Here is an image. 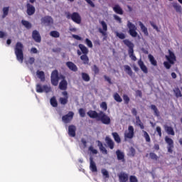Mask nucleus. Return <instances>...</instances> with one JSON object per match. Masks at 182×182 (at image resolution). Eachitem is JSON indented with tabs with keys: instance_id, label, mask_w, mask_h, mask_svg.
Masks as SVG:
<instances>
[{
	"instance_id": "nucleus-27",
	"label": "nucleus",
	"mask_w": 182,
	"mask_h": 182,
	"mask_svg": "<svg viewBox=\"0 0 182 182\" xmlns=\"http://www.w3.org/2000/svg\"><path fill=\"white\" fill-rule=\"evenodd\" d=\"M164 129L166 133H168V134H171V136H174V130L171 127L165 126Z\"/></svg>"
},
{
	"instance_id": "nucleus-1",
	"label": "nucleus",
	"mask_w": 182,
	"mask_h": 182,
	"mask_svg": "<svg viewBox=\"0 0 182 182\" xmlns=\"http://www.w3.org/2000/svg\"><path fill=\"white\" fill-rule=\"evenodd\" d=\"M59 79H63V80L60 82L59 87L61 90H66L68 87V82L65 80L63 76H58V70L53 71L51 74V83L53 86H58V83H59Z\"/></svg>"
},
{
	"instance_id": "nucleus-8",
	"label": "nucleus",
	"mask_w": 182,
	"mask_h": 182,
	"mask_svg": "<svg viewBox=\"0 0 182 182\" xmlns=\"http://www.w3.org/2000/svg\"><path fill=\"white\" fill-rule=\"evenodd\" d=\"M100 23L102 28H100L98 31L100 33H102V35H103V36H106V32H107V24L103 21H100Z\"/></svg>"
},
{
	"instance_id": "nucleus-48",
	"label": "nucleus",
	"mask_w": 182,
	"mask_h": 182,
	"mask_svg": "<svg viewBox=\"0 0 182 182\" xmlns=\"http://www.w3.org/2000/svg\"><path fill=\"white\" fill-rule=\"evenodd\" d=\"M100 107L101 109H102V110H105L106 112V110H107V104L106 103V102H102L100 104Z\"/></svg>"
},
{
	"instance_id": "nucleus-51",
	"label": "nucleus",
	"mask_w": 182,
	"mask_h": 182,
	"mask_svg": "<svg viewBox=\"0 0 182 182\" xmlns=\"http://www.w3.org/2000/svg\"><path fill=\"white\" fill-rule=\"evenodd\" d=\"M129 181L130 182H139V180H137V177L135 176H131L129 177Z\"/></svg>"
},
{
	"instance_id": "nucleus-44",
	"label": "nucleus",
	"mask_w": 182,
	"mask_h": 182,
	"mask_svg": "<svg viewBox=\"0 0 182 182\" xmlns=\"http://www.w3.org/2000/svg\"><path fill=\"white\" fill-rule=\"evenodd\" d=\"M26 65H33L35 63V58L30 57L28 60L26 61Z\"/></svg>"
},
{
	"instance_id": "nucleus-25",
	"label": "nucleus",
	"mask_w": 182,
	"mask_h": 182,
	"mask_svg": "<svg viewBox=\"0 0 182 182\" xmlns=\"http://www.w3.org/2000/svg\"><path fill=\"white\" fill-rule=\"evenodd\" d=\"M36 75L38 79H41V82L45 80V73L43 71L38 70Z\"/></svg>"
},
{
	"instance_id": "nucleus-61",
	"label": "nucleus",
	"mask_w": 182,
	"mask_h": 182,
	"mask_svg": "<svg viewBox=\"0 0 182 182\" xmlns=\"http://www.w3.org/2000/svg\"><path fill=\"white\" fill-rule=\"evenodd\" d=\"M31 53H38V49L36 48H32L30 50Z\"/></svg>"
},
{
	"instance_id": "nucleus-58",
	"label": "nucleus",
	"mask_w": 182,
	"mask_h": 182,
	"mask_svg": "<svg viewBox=\"0 0 182 182\" xmlns=\"http://www.w3.org/2000/svg\"><path fill=\"white\" fill-rule=\"evenodd\" d=\"M85 1L89 4V5H90V6H92V8H95V4H93V1L95 0H85Z\"/></svg>"
},
{
	"instance_id": "nucleus-45",
	"label": "nucleus",
	"mask_w": 182,
	"mask_h": 182,
	"mask_svg": "<svg viewBox=\"0 0 182 182\" xmlns=\"http://www.w3.org/2000/svg\"><path fill=\"white\" fill-rule=\"evenodd\" d=\"M115 34L118 38H119V39H124V38H126V35H124L123 33H119L116 31Z\"/></svg>"
},
{
	"instance_id": "nucleus-43",
	"label": "nucleus",
	"mask_w": 182,
	"mask_h": 182,
	"mask_svg": "<svg viewBox=\"0 0 182 182\" xmlns=\"http://www.w3.org/2000/svg\"><path fill=\"white\" fill-rule=\"evenodd\" d=\"M22 23H23V26H25L26 28H27V29L31 28V26H32V25H31V23H29V22L27 21L23 20V21H22Z\"/></svg>"
},
{
	"instance_id": "nucleus-37",
	"label": "nucleus",
	"mask_w": 182,
	"mask_h": 182,
	"mask_svg": "<svg viewBox=\"0 0 182 182\" xmlns=\"http://www.w3.org/2000/svg\"><path fill=\"white\" fill-rule=\"evenodd\" d=\"M142 132L144 133V137L146 141H147L148 143H150V141H151L150 136L149 135L147 132L143 130Z\"/></svg>"
},
{
	"instance_id": "nucleus-16",
	"label": "nucleus",
	"mask_w": 182,
	"mask_h": 182,
	"mask_svg": "<svg viewBox=\"0 0 182 182\" xmlns=\"http://www.w3.org/2000/svg\"><path fill=\"white\" fill-rule=\"evenodd\" d=\"M32 36L34 41H36L38 43L41 42V35L39 34V32H38V31H33Z\"/></svg>"
},
{
	"instance_id": "nucleus-14",
	"label": "nucleus",
	"mask_w": 182,
	"mask_h": 182,
	"mask_svg": "<svg viewBox=\"0 0 182 182\" xmlns=\"http://www.w3.org/2000/svg\"><path fill=\"white\" fill-rule=\"evenodd\" d=\"M120 182H127L129 180V175L126 173H121L119 175Z\"/></svg>"
},
{
	"instance_id": "nucleus-4",
	"label": "nucleus",
	"mask_w": 182,
	"mask_h": 182,
	"mask_svg": "<svg viewBox=\"0 0 182 182\" xmlns=\"http://www.w3.org/2000/svg\"><path fill=\"white\" fill-rule=\"evenodd\" d=\"M127 27L129 29V33L132 36V38H137L139 33H137V27L135 26L134 24H133L132 22L129 21L127 22Z\"/></svg>"
},
{
	"instance_id": "nucleus-5",
	"label": "nucleus",
	"mask_w": 182,
	"mask_h": 182,
	"mask_svg": "<svg viewBox=\"0 0 182 182\" xmlns=\"http://www.w3.org/2000/svg\"><path fill=\"white\" fill-rule=\"evenodd\" d=\"M98 120H100L104 124H110V117L102 111L99 113Z\"/></svg>"
},
{
	"instance_id": "nucleus-64",
	"label": "nucleus",
	"mask_w": 182,
	"mask_h": 182,
	"mask_svg": "<svg viewBox=\"0 0 182 182\" xmlns=\"http://www.w3.org/2000/svg\"><path fill=\"white\" fill-rule=\"evenodd\" d=\"M136 96H139V97H141V91L137 90L136 92Z\"/></svg>"
},
{
	"instance_id": "nucleus-62",
	"label": "nucleus",
	"mask_w": 182,
	"mask_h": 182,
	"mask_svg": "<svg viewBox=\"0 0 182 182\" xmlns=\"http://www.w3.org/2000/svg\"><path fill=\"white\" fill-rule=\"evenodd\" d=\"M173 147H174V145L168 146V153H173Z\"/></svg>"
},
{
	"instance_id": "nucleus-19",
	"label": "nucleus",
	"mask_w": 182,
	"mask_h": 182,
	"mask_svg": "<svg viewBox=\"0 0 182 182\" xmlns=\"http://www.w3.org/2000/svg\"><path fill=\"white\" fill-rule=\"evenodd\" d=\"M66 65L70 70H73V72H76V70H77V67L76 66V65H75V63L72 62H68Z\"/></svg>"
},
{
	"instance_id": "nucleus-26",
	"label": "nucleus",
	"mask_w": 182,
	"mask_h": 182,
	"mask_svg": "<svg viewBox=\"0 0 182 182\" xmlns=\"http://www.w3.org/2000/svg\"><path fill=\"white\" fill-rule=\"evenodd\" d=\"M148 58L149 59V62H151V64L153 65V66H157V60H156L154 56L151 55V54H149Z\"/></svg>"
},
{
	"instance_id": "nucleus-32",
	"label": "nucleus",
	"mask_w": 182,
	"mask_h": 182,
	"mask_svg": "<svg viewBox=\"0 0 182 182\" xmlns=\"http://www.w3.org/2000/svg\"><path fill=\"white\" fill-rule=\"evenodd\" d=\"M113 97L116 102H118L119 103H122L123 100L122 99V97L117 93H114L113 95Z\"/></svg>"
},
{
	"instance_id": "nucleus-34",
	"label": "nucleus",
	"mask_w": 182,
	"mask_h": 182,
	"mask_svg": "<svg viewBox=\"0 0 182 182\" xmlns=\"http://www.w3.org/2000/svg\"><path fill=\"white\" fill-rule=\"evenodd\" d=\"M88 151L90 152V154H97L98 153L97 149H95L93 146H89Z\"/></svg>"
},
{
	"instance_id": "nucleus-30",
	"label": "nucleus",
	"mask_w": 182,
	"mask_h": 182,
	"mask_svg": "<svg viewBox=\"0 0 182 182\" xmlns=\"http://www.w3.org/2000/svg\"><path fill=\"white\" fill-rule=\"evenodd\" d=\"M79 48L82 53H84V55H87V53H89V50L87 49V48H86V46H83V44H80Z\"/></svg>"
},
{
	"instance_id": "nucleus-28",
	"label": "nucleus",
	"mask_w": 182,
	"mask_h": 182,
	"mask_svg": "<svg viewBox=\"0 0 182 182\" xmlns=\"http://www.w3.org/2000/svg\"><path fill=\"white\" fill-rule=\"evenodd\" d=\"M128 53L132 60H134V62L137 60V58H136V55H134V51L133 50V49L129 50Z\"/></svg>"
},
{
	"instance_id": "nucleus-2",
	"label": "nucleus",
	"mask_w": 182,
	"mask_h": 182,
	"mask_svg": "<svg viewBox=\"0 0 182 182\" xmlns=\"http://www.w3.org/2000/svg\"><path fill=\"white\" fill-rule=\"evenodd\" d=\"M15 55L20 63H23V44L18 42L15 47Z\"/></svg>"
},
{
	"instance_id": "nucleus-17",
	"label": "nucleus",
	"mask_w": 182,
	"mask_h": 182,
	"mask_svg": "<svg viewBox=\"0 0 182 182\" xmlns=\"http://www.w3.org/2000/svg\"><path fill=\"white\" fill-rule=\"evenodd\" d=\"M42 23H47V25H49L53 22V20L50 16H46L41 19Z\"/></svg>"
},
{
	"instance_id": "nucleus-36",
	"label": "nucleus",
	"mask_w": 182,
	"mask_h": 182,
	"mask_svg": "<svg viewBox=\"0 0 182 182\" xmlns=\"http://www.w3.org/2000/svg\"><path fill=\"white\" fill-rule=\"evenodd\" d=\"M112 136L117 143H120L121 139L120 136H119V134H117V132H113Z\"/></svg>"
},
{
	"instance_id": "nucleus-41",
	"label": "nucleus",
	"mask_w": 182,
	"mask_h": 182,
	"mask_svg": "<svg viewBox=\"0 0 182 182\" xmlns=\"http://www.w3.org/2000/svg\"><path fill=\"white\" fill-rule=\"evenodd\" d=\"M165 141L167 143L168 146H174L173 139H171V138H168V136H166Z\"/></svg>"
},
{
	"instance_id": "nucleus-46",
	"label": "nucleus",
	"mask_w": 182,
	"mask_h": 182,
	"mask_svg": "<svg viewBox=\"0 0 182 182\" xmlns=\"http://www.w3.org/2000/svg\"><path fill=\"white\" fill-rule=\"evenodd\" d=\"M82 76L83 80H85V82H89L90 80V77H89V75L86 73H82Z\"/></svg>"
},
{
	"instance_id": "nucleus-50",
	"label": "nucleus",
	"mask_w": 182,
	"mask_h": 182,
	"mask_svg": "<svg viewBox=\"0 0 182 182\" xmlns=\"http://www.w3.org/2000/svg\"><path fill=\"white\" fill-rule=\"evenodd\" d=\"M85 43L88 48H93V43H92V41L89 40L88 38L85 39Z\"/></svg>"
},
{
	"instance_id": "nucleus-9",
	"label": "nucleus",
	"mask_w": 182,
	"mask_h": 182,
	"mask_svg": "<svg viewBox=\"0 0 182 182\" xmlns=\"http://www.w3.org/2000/svg\"><path fill=\"white\" fill-rule=\"evenodd\" d=\"M90 169L93 173H96L97 171V167L96 166V163L93 161V157L90 156Z\"/></svg>"
},
{
	"instance_id": "nucleus-20",
	"label": "nucleus",
	"mask_w": 182,
	"mask_h": 182,
	"mask_svg": "<svg viewBox=\"0 0 182 182\" xmlns=\"http://www.w3.org/2000/svg\"><path fill=\"white\" fill-rule=\"evenodd\" d=\"M88 116H90V117L92 118V119H99V114L97 112H96V111H89L87 112Z\"/></svg>"
},
{
	"instance_id": "nucleus-12",
	"label": "nucleus",
	"mask_w": 182,
	"mask_h": 182,
	"mask_svg": "<svg viewBox=\"0 0 182 182\" xmlns=\"http://www.w3.org/2000/svg\"><path fill=\"white\" fill-rule=\"evenodd\" d=\"M68 134L71 137L76 136V127L71 125L68 127Z\"/></svg>"
},
{
	"instance_id": "nucleus-49",
	"label": "nucleus",
	"mask_w": 182,
	"mask_h": 182,
	"mask_svg": "<svg viewBox=\"0 0 182 182\" xmlns=\"http://www.w3.org/2000/svg\"><path fill=\"white\" fill-rule=\"evenodd\" d=\"M8 12H9V7H4L3 9V18H5L8 15Z\"/></svg>"
},
{
	"instance_id": "nucleus-35",
	"label": "nucleus",
	"mask_w": 182,
	"mask_h": 182,
	"mask_svg": "<svg viewBox=\"0 0 182 182\" xmlns=\"http://www.w3.org/2000/svg\"><path fill=\"white\" fill-rule=\"evenodd\" d=\"M117 156L118 160H124V154L123 152L120 151L119 150L117 151Z\"/></svg>"
},
{
	"instance_id": "nucleus-53",
	"label": "nucleus",
	"mask_w": 182,
	"mask_h": 182,
	"mask_svg": "<svg viewBox=\"0 0 182 182\" xmlns=\"http://www.w3.org/2000/svg\"><path fill=\"white\" fill-rule=\"evenodd\" d=\"M79 114L81 116V117H85L86 114V112L85 111V109L81 108L79 109Z\"/></svg>"
},
{
	"instance_id": "nucleus-55",
	"label": "nucleus",
	"mask_w": 182,
	"mask_h": 182,
	"mask_svg": "<svg viewBox=\"0 0 182 182\" xmlns=\"http://www.w3.org/2000/svg\"><path fill=\"white\" fill-rule=\"evenodd\" d=\"M123 100L127 105L129 103V102H130V98H129V97L126 95L123 96Z\"/></svg>"
},
{
	"instance_id": "nucleus-6",
	"label": "nucleus",
	"mask_w": 182,
	"mask_h": 182,
	"mask_svg": "<svg viewBox=\"0 0 182 182\" xmlns=\"http://www.w3.org/2000/svg\"><path fill=\"white\" fill-rule=\"evenodd\" d=\"M134 136V128L133 126H129L128 127V130H126L124 132V139L127 140V139H133Z\"/></svg>"
},
{
	"instance_id": "nucleus-3",
	"label": "nucleus",
	"mask_w": 182,
	"mask_h": 182,
	"mask_svg": "<svg viewBox=\"0 0 182 182\" xmlns=\"http://www.w3.org/2000/svg\"><path fill=\"white\" fill-rule=\"evenodd\" d=\"M168 55H166V58L168 60L164 63V65L166 69H170L171 68V65H174V61L176 60V55L174 53L171 52V50H168Z\"/></svg>"
},
{
	"instance_id": "nucleus-29",
	"label": "nucleus",
	"mask_w": 182,
	"mask_h": 182,
	"mask_svg": "<svg viewBox=\"0 0 182 182\" xmlns=\"http://www.w3.org/2000/svg\"><path fill=\"white\" fill-rule=\"evenodd\" d=\"M124 68L127 75H129V76H133V71L132 70V68H130V66L124 65Z\"/></svg>"
},
{
	"instance_id": "nucleus-38",
	"label": "nucleus",
	"mask_w": 182,
	"mask_h": 182,
	"mask_svg": "<svg viewBox=\"0 0 182 182\" xmlns=\"http://www.w3.org/2000/svg\"><path fill=\"white\" fill-rule=\"evenodd\" d=\"M101 173H102L104 178H109V171H107V170H106L105 168L102 169Z\"/></svg>"
},
{
	"instance_id": "nucleus-40",
	"label": "nucleus",
	"mask_w": 182,
	"mask_h": 182,
	"mask_svg": "<svg viewBox=\"0 0 182 182\" xmlns=\"http://www.w3.org/2000/svg\"><path fill=\"white\" fill-rule=\"evenodd\" d=\"M50 105L53 107H56V106H58V101H56V98H55V97L50 99Z\"/></svg>"
},
{
	"instance_id": "nucleus-22",
	"label": "nucleus",
	"mask_w": 182,
	"mask_h": 182,
	"mask_svg": "<svg viewBox=\"0 0 182 182\" xmlns=\"http://www.w3.org/2000/svg\"><path fill=\"white\" fill-rule=\"evenodd\" d=\"M138 65L140 67V68L142 70V72H144V73H147L149 72V70H147V67H146L144 65V63H143V61L139 60L138 62Z\"/></svg>"
},
{
	"instance_id": "nucleus-10",
	"label": "nucleus",
	"mask_w": 182,
	"mask_h": 182,
	"mask_svg": "<svg viewBox=\"0 0 182 182\" xmlns=\"http://www.w3.org/2000/svg\"><path fill=\"white\" fill-rule=\"evenodd\" d=\"M62 95L64 96V97H60L59 102L61 103V105H66V103H68V99H69L68 92L64 91L63 92Z\"/></svg>"
},
{
	"instance_id": "nucleus-54",
	"label": "nucleus",
	"mask_w": 182,
	"mask_h": 182,
	"mask_svg": "<svg viewBox=\"0 0 182 182\" xmlns=\"http://www.w3.org/2000/svg\"><path fill=\"white\" fill-rule=\"evenodd\" d=\"M149 156L152 160H157L159 159V156H157L154 153H150Z\"/></svg>"
},
{
	"instance_id": "nucleus-57",
	"label": "nucleus",
	"mask_w": 182,
	"mask_h": 182,
	"mask_svg": "<svg viewBox=\"0 0 182 182\" xmlns=\"http://www.w3.org/2000/svg\"><path fill=\"white\" fill-rule=\"evenodd\" d=\"M114 18L115 21H117L119 23H122V18L119 17V16L114 15Z\"/></svg>"
},
{
	"instance_id": "nucleus-59",
	"label": "nucleus",
	"mask_w": 182,
	"mask_h": 182,
	"mask_svg": "<svg viewBox=\"0 0 182 182\" xmlns=\"http://www.w3.org/2000/svg\"><path fill=\"white\" fill-rule=\"evenodd\" d=\"M156 132H157L159 137H161V128L160 127H156Z\"/></svg>"
},
{
	"instance_id": "nucleus-39",
	"label": "nucleus",
	"mask_w": 182,
	"mask_h": 182,
	"mask_svg": "<svg viewBox=\"0 0 182 182\" xmlns=\"http://www.w3.org/2000/svg\"><path fill=\"white\" fill-rule=\"evenodd\" d=\"M173 6L177 12H181V6L177 3H173Z\"/></svg>"
},
{
	"instance_id": "nucleus-56",
	"label": "nucleus",
	"mask_w": 182,
	"mask_h": 182,
	"mask_svg": "<svg viewBox=\"0 0 182 182\" xmlns=\"http://www.w3.org/2000/svg\"><path fill=\"white\" fill-rule=\"evenodd\" d=\"M129 154L130 156H132V157L134 156V154H136V150H134L133 148H131L129 149Z\"/></svg>"
},
{
	"instance_id": "nucleus-42",
	"label": "nucleus",
	"mask_w": 182,
	"mask_h": 182,
	"mask_svg": "<svg viewBox=\"0 0 182 182\" xmlns=\"http://www.w3.org/2000/svg\"><path fill=\"white\" fill-rule=\"evenodd\" d=\"M173 92L176 96V97H181L182 95H181V91H180V89L178 88H175L173 90Z\"/></svg>"
},
{
	"instance_id": "nucleus-60",
	"label": "nucleus",
	"mask_w": 182,
	"mask_h": 182,
	"mask_svg": "<svg viewBox=\"0 0 182 182\" xmlns=\"http://www.w3.org/2000/svg\"><path fill=\"white\" fill-rule=\"evenodd\" d=\"M73 38H74V39H76L77 41H82V37L77 35H73Z\"/></svg>"
},
{
	"instance_id": "nucleus-52",
	"label": "nucleus",
	"mask_w": 182,
	"mask_h": 182,
	"mask_svg": "<svg viewBox=\"0 0 182 182\" xmlns=\"http://www.w3.org/2000/svg\"><path fill=\"white\" fill-rule=\"evenodd\" d=\"M151 109L154 110L156 116H159V111L157 110V107L155 105H151Z\"/></svg>"
},
{
	"instance_id": "nucleus-13",
	"label": "nucleus",
	"mask_w": 182,
	"mask_h": 182,
	"mask_svg": "<svg viewBox=\"0 0 182 182\" xmlns=\"http://www.w3.org/2000/svg\"><path fill=\"white\" fill-rule=\"evenodd\" d=\"M71 19H73L75 23H80V16L77 13H73L71 16Z\"/></svg>"
},
{
	"instance_id": "nucleus-47",
	"label": "nucleus",
	"mask_w": 182,
	"mask_h": 182,
	"mask_svg": "<svg viewBox=\"0 0 182 182\" xmlns=\"http://www.w3.org/2000/svg\"><path fill=\"white\" fill-rule=\"evenodd\" d=\"M50 36H53V38H59L60 34L58 31H51L50 33Z\"/></svg>"
},
{
	"instance_id": "nucleus-7",
	"label": "nucleus",
	"mask_w": 182,
	"mask_h": 182,
	"mask_svg": "<svg viewBox=\"0 0 182 182\" xmlns=\"http://www.w3.org/2000/svg\"><path fill=\"white\" fill-rule=\"evenodd\" d=\"M50 91V87L47 85L41 86V85H36V92L38 93H43V92H46V93H48V92Z\"/></svg>"
},
{
	"instance_id": "nucleus-11",
	"label": "nucleus",
	"mask_w": 182,
	"mask_h": 182,
	"mask_svg": "<svg viewBox=\"0 0 182 182\" xmlns=\"http://www.w3.org/2000/svg\"><path fill=\"white\" fill-rule=\"evenodd\" d=\"M73 112H70L67 115L63 117V122L64 123H69L73 119Z\"/></svg>"
},
{
	"instance_id": "nucleus-24",
	"label": "nucleus",
	"mask_w": 182,
	"mask_h": 182,
	"mask_svg": "<svg viewBox=\"0 0 182 182\" xmlns=\"http://www.w3.org/2000/svg\"><path fill=\"white\" fill-rule=\"evenodd\" d=\"M113 10L114 11V12H116V14H118L119 15H123V10L120 7V6L115 5L113 7Z\"/></svg>"
},
{
	"instance_id": "nucleus-15",
	"label": "nucleus",
	"mask_w": 182,
	"mask_h": 182,
	"mask_svg": "<svg viewBox=\"0 0 182 182\" xmlns=\"http://www.w3.org/2000/svg\"><path fill=\"white\" fill-rule=\"evenodd\" d=\"M105 141L107 144V146H109V149H113L114 147V142H113V141L112 140V139H110V137L107 136L105 138Z\"/></svg>"
},
{
	"instance_id": "nucleus-31",
	"label": "nucleus",
	"mask_w": 182,
	"mask_h": 182,
	"mask_svg": "<svg viewBox=\"0 0 182 182\" xmlns=\"http://www.w3.org/2000/svg\"><path fill=\"white\" fill-rule=\"evenodd\" d=\"M124 43L129 48V50H131V49H133L134 48V45L130 42L129 40H124Z\"/></svg>"
},
{
	"instance_id": "nucleus-18",
	"label": "nucleus",
	"mask_w": 182,
	"mask_h": 182,
	"mask_svg": "<svg viewBox=\"0 0 182 182\" xmlns=\"http://www.w3.org/2000/svg\"><path fill=\"white\" fill-rule=\"evenodd\" d=\"M139 25L141 28V30L144 33V35L146 36H149V31H147V28L146 26H144V24H143V23H141V21H139Z\"/></svg>"
},
{
	"instance_id": "nucleus-63",
	"label": "nucleus",
	"mask_w": 182,
	"mask_h": 182,
	"mask_svg": "<svg viewBox=\"0 0 182 182\" xmlns=\"http://www.w3.org/2000/svg\"><path fill=\"white\" fill-rule=\"evenodd\" d=\"M92 70L95 72V73H99V68H97L96 65H94Z\"/></svg>"
},
{
	"instance_id": "nucleus-23",
	"label": "nucleus",
	"mask_w": 182,
	"mask_h": 182,
	"mask_svg": "<svg viewBox=\"0 0 182 182\" xmlns=\"http://www.w3.org/2000/svg\"><path fill=\"white\" fill-rule=\"evenodd\" d=\"M97 143L100 151H102V153L104 154H107V150H106V148L103 146V144H102L100 141H97Z\"/></svg>"
},
{
	"instance_id": "nucleus-21",
	"label": "nucleus",
	"mask_w": 182,
	"mask_h": 182,
	"mask_svg": "<svg viewBox=\"0 0 182 182\" xmlns=\"http://www.w3.org/2000/svg\"><path fill=\"white\" fill-rule=\"evenodd\" d=\"M27 14L28 15H33L35 14V7L31 4H27Z\"/></svg>"
},
{
	"instance_id": "nucleus-33",
	"label": "nucleus",
	"mask_w": 182,
	"mask_h": 182,
	"mask_svg": "<svg viewBox=\"0 0 182 182\" xmlns=\"http://www.w3.org/2000/svg\"><path fill=\"white\" fill-rule=\"evenodd\" d=\"M80 59L85 65H87V63H89V58L86 54L81 55Z\"/></svg>"
}]
</instances>
